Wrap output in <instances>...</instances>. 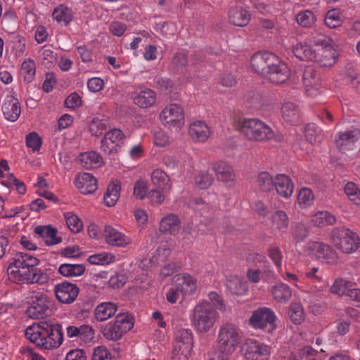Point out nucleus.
I'll return each mask as SVG.
<instances>
[{"instance_id":"obj_41","label":"nucleus","mask_w":360,"mask_h":360,"mask_svg":"<svg viewBox=\"0 0 360 360\" xmlns=\"http://www.w3.org/2000/svg\"><path fill=\"white\" fill-rule=\"evenodd\" d=\"M311 221L315 226L323 227L334 224L336 217L328 211H319L314 214Z\"/></svg>"},{"instance_id":"obj_6","label":"nucleus","mask_w":360,"mask_h":360,"mask_svg":"<svg viewBox=\"0 0 360 360\" xmlns=\"http://www.w3.org/2000/svg\"><path fill=\"white\" fill-rule=\"evenodd\" d=\"M134 326L133 319L129 314H119L115 320L110 321L101 327L103 336L112 341H117Z\"/></svg>"},{"instance_id":"obj_42","label":"nucleus","mask_w":360,"mask_h":360,"mask_svg":"<svg viewBox=\"0 0 360 360\" xmlns=\"http://www.w3.org/2000/svg\"><path fill=\"white\" fill-rule=\"evenodd\" d=\"M151 180L155 185L162 191H167L171 188L169 176L162 169H155L151 174Z\"/></svg>"},{"instance_id":"obj_7","label":"nucleus","mask_w":360,"mask_h":360,"mask_svg":"<svg viewBox=\"0 0 360 360\" xmlns=\"http://www.w3.org/2000/svg\"><path fill=\"white\" fill-rule=\"evenodd\" d=\"M331 238L334 245L346 254L355 252L359 247V236L349 229H334L331 233Z\"/></svg>"},{"instance_id":"obj_31","label":"nucleus","mask_w":360,"mask_h":360,"mask_svg":"<svg viewBox=\"0 0 360 360\" xmlns=\"http://www.w3.org/2000/svg\"><path fill=\"white\" fill-rule=\"evenodd\" d=\"M78 161L86 169L98 168L103 164L102 157L95 151L81 153L78 157Z\"/></svg>"},{"instance_id":"obj_62","label":"nucleus","mask_w":360,"mask_h":360,"mask_svg":"<svg viewBox=\"0 0 360 360\" xmlns=\"http://www.w3.org/2000/svg\"><path fill=\"white\" fill-rule=\"evenodd\" d=\"M268 256L271 258L278 270H281L283 255L278 247H271L268 250Z\"/></svg>"},{"instance_id":"obj_27","label":"nucleus","mask_w":360,"mask_h":360,"mask_svg":"<svg viewBox=\"0 0 360 360\" xmlns=\"http://www.w3.org/2000/svg\"><path fill=\"white\" fill-rule=\"evenodd\" d=\"M176 285L185 295L193 294L197 289L198 281L188 274H178L176 276Z\"/></svg>"},{"instance_id":"obj_12","label":"nucleus","mask_w":360,"mask_h":360,"mask_svg":"<svg viewBox=\"0 0 360 360\" xmlns=\"http://www.w3.org/2000/svg\"><path fill=\"white\" fill-rule=\"evenodd\" d=\"M245 358L248 360H268L271 347L255 340H247L242 347Z\"/></svg>"},{"instance_id":"obj_58","label":"nucleus","mask_w":360,"mask_h":360,"mask_svg":"<svg viewBox=\"0 0 360 360\" xmlns=\"http://www.w3.org/2000/svg\"><path fill=\"white\" fill-rule=\"evenodd\" d=\"M26 146L31 148L32 152L39 151L42 145V139L37 132H31L26 136Z\"/></svg>"},{"instance_id":"obj_29","label":"nucleus","mask_w":360,"mask_h":360,"mask_svg":"<svg viewBox=\"0 0 360 360\" xmlns=\"http://www.w3.org/2000/svg\"><path fill=\"white\" fill-rule=\"evenodd\" d=\"M134 102L138 106L146 108L156 102V94L150 89H144L137 92L133 97Z\"/></svg>"},{"instance_id":"obj_40","label":"nucleus","mask_w":360,"mask_h":360,"mask_svg":"<svg viewBox=\"0 0 360 360\" xmlns=\"http://www.w3.org/2000/svg\"><path fill=\"white\" fill-rule=\"evenodd\" d=\"M60 274L66 277L79 276L85 271V266L82 264H63L58 268Z\"/></svg>"},{"instance_id":"obj_37","label":"nucleus","mask_w":360,"mask_h":360,"mask_svg":"<svg viewBox=\"0 0 360 360\" xmlns=\"http://www.w3.org/2000/svg\"><path fill=\"white\" fill-rule=\"evenodd\" d=\"M355 285V282L348 281L345 278H338L330 286V291L331 293L338 295L340 296H347L349 290L351 288L354 287Z\"/></svg>"},{"instance_id":"obj_4","label":"nucleus","mask_w":360,"mask_h":360,"mask_svg":"<svg viewBox=\"0 0 360 360\" xmlns=\"http://www.w3.org/2000/svg\"><path fill=\"white\" fill-rule=\"evenodd\" d=\"M217 312L210 302L200 301L193 309L191 321L198 333L208 332L214 325Z\"/></svg>"},{"instance_id":"obj_14","label":"nucleus","mask_w":360,"mask_h":360,"mask_svg":"<svg viewBox=\"0 0 360 360\" xmlns=\"http://www.w3.org/2000/svg\"><path fill=\"white\" fill-rule=\"evenodd\" d=\"M303 84L306 94L314 97L319 94L321 86V76L313 66H307L303 72Z\"/></svg>"},{"instance_id":"obj_43","label":"nucleus","mask_w":360,"mask_h":360,"mask_svg":"<svg viewBox=\"0 0 360 360\" xmlns=\"http://www.w3.org/2000/svg\"><path fill=\"white\" fill-rule=\"evenodd\" d=\"M226 285L232 294L237 295H243L248 290L247 283L243 281L238 277H233L227 280Z\"/></svg>"},{"instance_id":"obj_35","label":"nucleus","mask_w":360,"mask_h":360,"mask_svg":"<svg viewBox=\"0 0 360 360\" xmlns=\"http://www.w3.org/2000/svg\"><path fill=\"white\" fill-rule=\"evenodd\" d=\"M121 184L119 181L111 182L104 195V202L108 207L115 205L120 198Z\"/></svg>"},{"instance_id":"obj_26","label":"nucleus","mask_w":360,"mask_h":360,"mask_svg":"<svg viewBox=\"0 0 360 360\" xmlns=\"http://www.w3.org/2000/svg\"><path fill=\"white\" fill-rule=\"evenodd\" d=\"M181 229V221L174 214H169L162 218L160 221V231L161 232L176 235Z\"/></svg>"},{"instance_id":"obj_52","label":"nucleus","mask_w":360,"mask_h":360,"mask_svg":"<svg viewBox=\"0 0 360 360\" xmlns=\"http://www.w3.org/2000/svg\"><path fill=\"white\" fill-rule=\"evenodd\" d=\"M251 65L255 72L264 77L265 72V56L264 52L255 53L251 58Z\"/></svg>"},{"instance_id":"obj_20","label":"nucleus","mask_w":360,"mask_h":360,"mask_svg":"<svg viewBox=\"0 0 360 360\" xmlns=\"http://www.w3.org/2000/svg\"><path fill=\"white\" fill-rule=\"evenodd\" d=\"M75 184L80 193L83 194H89L94 193L97 188V180L90 173H80L77 175Z\"/></svg>"},{"instance_id":"obj_44","label":"nucleus","mask_w":360,"mask_h":360,"mask_svg":"<svg viewBox=\"0 0 360 360\" xmlns=\"http://www.w3.org/2000/svg\"><path fill=\"white\" fill-rule=\"evenodd\" d=\"M274 179L266 172H260L257 179V186L258 189L263 192H270L274 190Z\"/></svg>"},{"instance_id":"obj_56","label":"nucleus","mask_w":360,"mask_h":360,"mask_svg":"<svg viewBox=\"0 0 360 360\" xmlns=\"http://www.w3.org/2000/svg\"><path fill=\"white\" fill-rule=\"evenodd\" d=\"M314 196L312 191L308 188H302L297 195L298 203L303 207H309L312 205Z\"/></svg>"},{"instance_id":"obj_50","label":"nucleus","mask_w":360,"mask_h":360,"mask_svg":"<svg viewBox=\"0 0 360 360\" xmlns=\"http://www.w3.org/2000/svg\"><path fill=\"white\" fill-rule=\"evenodd\" d=\"M343 20L339 10L332 9L327 12L325 17V24L330 28H336L340 26Z\"/></svg>"},{"instance_id":"obj_33","label":"nucleus","mask_w":360,"mask_h":360,"mask_svg":"<svg viewBox=\"0 0 360 360\" xmlns=\"http://www.w3.org/2000/svg\"><path fill=\"white\" fill-rule=\"evenodd\" d=\"M281 114L283 120L291 124H296L300 120L298 107L293 103L287 102L282 105Z\"/></svg>"},{"instance_id":"obj_45","label":"nucleus","mask_w":360,"mask_h":360,"mask_svg":"<svg viewBox=\"0 0 360 360\" xmlns=\"http://www.w3.org/2000/svg\"><path fill=\"white\" fill-rule=\"evenodd\" d=\"M87 261L94 265H108L115 261V255L110 252H103L90 255Z\"/></svg>"},{"instance_id":"obj_32","label":"nucleus","mask_w":360,"mask_h":360,"mask_svg":"<svg viewBox=\"0 0 360 360\" xmlns=\"http://www.w3.org/2000/svg\"><path fill=\"white\" fill-rule=\"evenodd\" d=\"M271 293L274 299L278 303H286L292 297L290 288L283 283H279L271 289Z\"/></svg>"},{"instance_id":"obj_16","label":"nucleus","mask_w":360,"mask_h":360,"mask_svg":"<svg viewBox=\"0 0 360 360\" xmlns=\"http://www.w3.org/2000/svg\"><path fill=\"white\" fill-rule=\"evenodd\" d=\"M54 292L60 302L69 304L73 302L77 297L79 288L75 283L63 282L55 286Z\"/></svg>"},{"instance_id":"obj_25","label":"nucleus","mask_w":360,"mask_h":360,"mask_svg":"<svg viewBox=\"0 0 360 360\" xmlns=\"http://www.w3.org/2000/svg\"><path fill=\"white\" fill-rule=\"evenodd\" d=\"M228 18L231 24L238 27H245L249 23L251 15L243 8L233 6L229 10Z\"/></svg>"},{"instance_id":"obj_64","label":"nucleus","mask_w":360,"mask_h":360,"mask_svg":"<svg viewBox=\"0 0 360 360\" xmlns=\"http://www.w3.org/2000/svg\"><path fill=\"white\" fill-rule=\"evenodd\" d=\"M191 351L181 349L179 346H174L171 360H188Z\"/></svg>"},{"instance_id":"obj_48","label":"nucleus","mask_w":360,"mask_h":360,"mask_svg":"<svg viewBox=\"0 0 360 360\" xmlns=\"http://www.w3.org/2000/svg\"><path fill=\"white\" fill-rule=\"evenodd\" d=\"M304 134L307 141L312 144L320 143L323 137L321 130L313 123L306 126Z\"/></svg>"},{"instance_id":"obj_9","label":"nucleus","mask_w":360,"mask_h":360,"mask_svg":"<svg viewBox=\"0 0 360 360\" xmlns=\"http://www.w3.org/2000/svg\"><path fill=\"white\" fill-rule=\"evenodd\" d=\"M160 119L166 127L177 131L185 123L184 110L179 104H169L162 110L160 114Z\"/></svg>"},{"instance_id":"obj_47","label":"nucleus","mask_w":360,"mask_h":360,"mask_svg":"<svg viewBox=\"0 0 360 360\" xmlns=\"http://www.w3.org/2000/svg\"><path fill=\"white\" fill-rule=\"evenodd\" d=\"M272 221L279 231L286 232L289 225V219L284 211L278 210L275 212L272 215Z\"/></svg>"},{"instance_id":"obj_5","label":"nucleus","mask_w":360,"mask_h":360,"mask_svg":"<svg viewBox=\"0 0 360 360\" xmlns=\"http://www.w3.org/2000/svg\"><path fill=\"white\" fill-rule=\"evenodd\" d=\"M237 129L250 141H263L271 139L274 136V131L266 124L255 118L240 121Z\"/></svg>"},{"instance_id":"obj_60","label":"nucleus","mask_w":360,"mask_h":360,"mask_svg":"<svg viewBox=\"0 0 360 360\" xmlns=\"http://www.w3.org/2000/svg\"><path fill=\"white\" fill-rule=\"evenodd\" d=\"M292 238L299 243L303 241L309 235V230L306 225L302 223H297L292 230Z\"/></svg>"},{"instance_id":"obj_21","label":"nucleus","mask_w":360,"mask_h":360,"mask_svg":"<svg viewBox=\"0 0 360 360\" xmlns=\"http://www.w3.org/2000/svg\"><path fill=\"white\" fill-rule=\"evenodd\" d=\"M290 72L288 65L279 60V63H276V66L271 68L265 77L272 84H280L288 79Z\"/></svg>"},{"instance_id":"obj_57","label":"nucleus","mask_w":360,"mask_h":360,"mask_svg":"<svg viewBox=\"0 0 360 360\" xmlns=\"http://www.w3.org/2000/svg\"><path fill=\"white\" fill-rule=\"evenodd\" d=\"M345 193L350 201L355 205L360 204V190L354 183L348 182L345 186Z\"/></svg>"},{"instance_id":"obj_28","label":"nucleus","mask_w":360,"mask_h":360,"mask_svg":"<svg viewBox=\"0 0 360 360\" xmlns=\"http://www.w3.org/2000/svg\"><path fill=\"white\" fill-rule=\"evenodd\" d=\"M57 229L51 226H37L34 233L41 237L47 245H53L61 242V237L57 236Z\"/></svg>"},{"instance_id":"obj_15","label":"nucleus","mask_w":360,"mask_h":360,"mask_svg":"<svg viewBox=\"0 0 360 360\" xmlns=\"http://www.w3.org/2000/svg\"><path fill=\"white\" fill-rule=\"evenodd\" d=\"M103 237L107 244L114 247L124 248L131 243V240L111 225H105Z\"/></svg>"},{"instance_id":"obj_23","label":"nucleus","mask_w":360,"mask_h":360,"mask_svg":"<svg viewBox=\"0 0 360 360\" xmlns=\"http://www.w3.org/2000/svg\"><path fill=\"white\" fill-rule=\"evenodd\" d=\"M293 183L287 175L279 174L275 176L274 189L280 196L284 198H290L293 193Z\"/></svg>"},{"instance_id":"obj_59","label":"nucleus","mask_w":360,"mask_h":360,"mask_svg":"<svg viewBox=\"0 0 360 360\" xmlns=\"http://www.w3.org/2000/svg\"><path fill=\"white\" fill-rule=\"evenodd\" d=\"M311 42L315 46V49L334 46L333 40L323 34H316L311 37Z\"/></svg>"},{"instance_id":"obj_19","label":"nucleus","mask_w":360,"mask_h":360,"mask_svg":"<svg viewBox=\"0 0 360 360\" xmlns=\"http://www.w3.org/2000/svg\"><path fill=\"white\" fill-rule=\"evenodd\" d=\"M316 58L313 60L322 67H329L333 65L336 62L338 57V51L334 48V46L329 47H320L316 49L315 51Z\"/></svg>"},{"instance_id":"obj_17","label":"nucleus","mask_w":360,"mask_h":360,"mask_svg":"<svg viewBox=\"0 0 360 360\" xmlns=\"http://www.w3.org/2000/svg\"><path fill=\"white\" fill-rule=\"evenodd\" d=\"M1 110L4 117L11 122L16 121L21 112L20 103L12 94H7L3 96Z\"/></svg>"},{"instance_id":"obj_10","label":"nucleus","mask_w":360,"mask_h":360,"mask_svg":"<svg viewBox=\"0 0 360 360\" xmlns=\"http://www.w3.org/2000/svg\"><path fill=\"white\" fill-rule=\"evenodd\" d=\"M52 302L51 297L46 293L37 292L31 297V304L26 314L32 319H44L51 314Z\"/></svg>"},{"instance_id":"obj_34","label":"nucleus","mask_w":360,"mask_h":360,"mask_svg":"<svg viewBox=\"0 0 360 360\" xmlns=\"http://www.w3.org/2000/svg\"><path fill=\"white\" fill-rule=\"evenodd\" d=\"M193 345V333L190 329H181L176 334L174 346H179L181 349L192 350Z\"/></svg>"},{"instance_id":"obj_55","label":"nucleus","mask_w":360,"mask_h":360,"mask_svg":"<svg viewBox=\"0 0 360 360\" xmlns=\"http://www.w3.org/2000/svg\"><path fill=\"white\" fill-rule=\"evenodd\" d=\"M296 20L300 25L307 27L314 23L316 17L311 11L305 10L297 13Z\"/></svg>"},{"instance_id":"obj_2","label":"nucleus","mask_w":360,"mask_h":360,"mask_svg":"<svg viewBox=\"0 0 360 360\" xmlns=\"http://www.w3.org/2000/svg\"><path fill=\"white\" fill-rule=\"evenodd\" d=\"M242 338L240 328L234 323H223L217 335V347L219 354L211 360H227L237 349Z\"/></svg>"},{"instance_id":"obj_8","label":"nucleus","mask_w":360,"mask_h":360,"mask_svg":"<svg viewBox=\"0 0 360 360\" xmlns=\"http://www.w3.org/2000/svg\"><path fill=\"white\" fill-rule=\"evenodd\" d=\"M276 319L277 317L272 309L260 307L252 312L249 321L254 328L272 333L277 328Z\"/></svg>"},{"instance_id":"obj_39","label":"nucleus","mask_w":360,"mask_h":360,"mask_svg":"<svg viewBox=\"0 0 360 360\" xmlns=\"http://www.w3.org/2000/svg\"><path fill=\"white\" fill-rule=\"evenodd\" d=\"M315 51L316 49L303 43H297L293 47L295 56L302 60H313L316 58Z\"/></svg>"},{"instance_id":"obj_1","label":"nucleus","mask_w":360,"mask_h":360,"mask_svg":"<svg viewBox=\"0 0 360 360\" xmlns=\"http://www.w3.org/2000/svg\"><path fill=\"white\" fill-rule=\"evenodd\" d=\"M25 334L31 342L44 349L58 348L63 341L61 325L47 321L34 323L26 329Z\"/></svg>"},{"instance_id":"obj_46","label":"nucleus","mask_w":360,"mask_h":360,"mask_svg":"<svg viewBox=\"0 0 360 360\" xmlns=\"http://www.w3.org/2000/svg\"><path fill=\"white\" fill-rule=\"evenodd\" d=\"M108 127V120L107 119H101L94 117L89 124V129L92 136H98Z\"/></svg>"},{"instance_id":"obj_36","label":"nucleus","mask_w":360,"mask_h":360,"mask_svg":"<svg viewBox=\"0 0 360 360\" xmlns=\"http://www.w3.org/2000/svg\"><path fill=\"white\" fill-rule=\"evenodd\" d=\"M50 280V276L49 274L45 272L41 269L34 268L30 272V274L27 276V278L23 281V283L28 284H34L37 283L39 285H44L49 283Z\"/></svg>"},{"instance_id":"obj_51","label":"nucleus","mask_w":360,"mask_h":360,"mask_svg":"<svg viewBox=\"0 0 360 360\" xmlns=\"http://www.w3.org/2000/svg\"><path fill=\"white\" fill-rule=\"evenodd\" d=\"M66 224L73 233H79L83 228L81 219L73 212H68L64 214Z\"/></svg>"},{"instance_id":"obj_22","label":"nucleus","mask_w":360,"mask_h":360,"mask_svg":"<svg viewBox=\"0 0 360 360\" xmlns=\"http://www.w3.org/2000/svg\"><path fill=\"white\" fill-rule=\"evenodd\" d=\"M188 134L194 142L204 143L208 139L211 132L205 122L195 121L191 124Z\"/></svg>"},{"instance_id":"obj_11","label":"nucleus","mask_w":360,"mask_h":360,"mask_svg":"<svg viewBox=\"0 0 360 360\" xmlns=\"http://www.w3.org/2000/svg\"><path fill=\"white\" fill-rule=\"evenodd\" d=\"M305 252L323 262L333 264L337 261V254L328 245L319 241H309L304 250Z\"/></svg>"},{"instance_id":"obj_53","label":"nucleus","mask_w":360,"mask_h":360,"mask_svg":"<svg viewBox=\"0 0 360 360\" xmlns=\"http://www.w3.org/2000/svg\"><path fill=\"white\" fill-rule=\"evenodd\" d=\"M36 73V65L33 60H25L21 65V74L23 75L25 80L30 82L34 79Z\"/></svg>"},{"instance_id":"obj_30","label":"nucleus","mask_w":360,"mask_h":360,"mask_svg":"<svg viewBox=\"0 0 360 360\" xmlns=\"http://www.w3.org/2000/svg\"><path fill=\"white\" fill-rule=\"evenodd\" d=\"M117 311V304L112 302H102L96 307L94 316L97 321H104L113 316Z\"/></svg>"},{"instance_id":"obj_13","label":"nucleus","mask_w":360,"mask_h":360,"mask_svg":"<svg viewBox=\"0 0 360 360\" xmlns=\"http://www.w3.org/2000/svg\"><path fill=\"white\" fill-rule=\"evenodd\" d=\"M125 136L119 129L115 128L106 132L101 141V150L107 154L117 153L124 144Z\"/></svg>"},{"instance_id":"obj_49","label":"nucleus","mask_w":360,"mask_h":360,"mask_svg":"<svg viewBox=\"0 0 360 360\" xmlns=\"http://www.w3.org/2000/svg\"><path fill=\"white\" fill-rule=\"evenodd\" d=\"M291 321L296 325L301 324L304 319L303 307L300 302H292L290 305L288 311Z\"/></svg>"},{"instance_id":"obj_24","label":"nucleus","mask_w":360,"mask_h":360,"mask_svg":"<svg viewBox=\"0 0 360 360\" xmlns=\"http://www.w3.org/2000/svg\"><path fill=\"white\" fill-rule=\"evenodd\" d=\"M359 132L357 129L347 130L338 134L335 139L336 146L341 151H345L352 148L357 141Z\"/></svg>"},{"instance_id":"obj_3","label":"nucleus","mask_w":360,"mask_h":360,"mask_svg":"<svg viewBox=\"0 0 360 360\" xmlns=\"http://www.w3.org/2000/svg\"><path fill=\"white\" fill-rule=\"evenodd\" d=\"M39 264V260L30 254L17 253L10 260L7 269L9 280L18 284L23 283L27 276Z\"/></svg>"},{"instance_id":"obj_54","label":"nucleus","mask_w":360,"mask_h":360,"mask_svg":"<svg viewBox=\"0 0 360 360\" xmlns=\"http://www.w3.org/2000/svg\"><path fill=\"white\" fill-rule=\"evenodd\" d=\"M214 181V177L212 174L207 171H201L195 177V183L197 186L201 189L209 188Z\"/></svg>"},{"instance_id":"obj_63","label":"nucleus","mask_w":360,"mask_h":360,"mask_svg":"<svg viewBox=\"0 0 360 360\" xmlns=\"http://www.w3.org/2000/svg\"><path fill=\"white\" fill-rule=\"evenodd\" d=\"M91 360H112V355L105 347L98 346L94 348Z\"/></svg>"},{"instance_id":"obj_38","label":"nucleus","mask_w":360,"mask_h":360,"mask_svg":"<svg viewBox=\"0 0 360 360\" xmlns=\"http://www.w3.org/2000/svg\"><path fill=\"white\" fill-rule=\"evenodd\" d=\"M72 10L63 4L58 6L53 12V18L65 25H68L72 21Z\"/></svg>"},{"instance_id":"obj_61","label":"nucleus","mask_w":360,"mask_h":360,"mask_svg":"<svg viewBox=\"0 0 360 360\" xmlns=\"http://www.w3.org/2000/svg\"><path fill=\"white\" fill-rule=\"evenodd\" d=\"M188 63L187 56L182 52H178L174 54L172 61V68L175 70L184 69Z\"/></svg>"},{"instance_id":"obj_18","label":"nucleus","mask_w":360,"mask_h":360,"mask_svg":"<svg viewBox=\"0 0 360 360\" xmlns=\"http://www.w3.org/2000/svg\"><path fill=\"white\" fill-rule=\"evenodd\" d=\"M212 170L215 173L217 181L231 186L234 184L236 176L232 167L224 161H217L212 165Z\"/></svg>"}]
</instances>
